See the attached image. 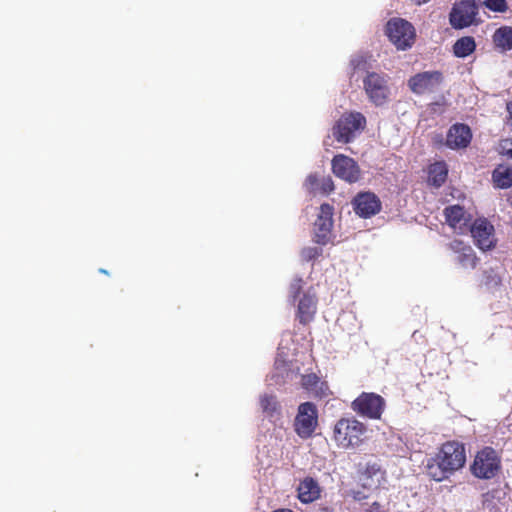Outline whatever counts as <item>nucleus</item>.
Wrapping results in <instances>:
<instances>
[{"instance_id":"1","label":"nucleus","mask_w":512,"mask_h":512,"mask_svg":"<svg viewBox=\"0 0 512 512\" xmlns=\"http://www.w3.org/2000/svg\"><path fill=\"white\" fill-rule=\"evenodd\" d=\"M465 462L464 445L457 441H449L441 446L434 457L426 460L425 472L431 479L440 482L461 469Z\"/></svg>"},{"instance_id":"2","label":"nucleus","mask_w":512,"mask_h":512,"mask_svg":"<svg viewBox=\"0 0 512 512\" xmlns=\"http://www.w3.org/2000/svg\"><path fill=\"white\" fill-rule=\"evenodd\" d=\"M366 427L354 418H342L333 428V440L341 449L357 448L362 442Z\"/></svg>"},{"instance_id":"3","label":"nucleus","mask_w":512,"mask_h":512,"mask_svg":"<svg viewBox=\"0 0 512 512\" xmlns=\"http://www.w3.org/2000/svg\"><path fill=\"white\" fill-rule=\"evenodd\" d=\"M366 125L365 117L359 112L343 114L333 128L337 141L348 143L360 133Z\"/></svg>"},{"instance_id":"4","label":"nucleus","mask_w":512,"mask_h":512,"mask_svg":"<svg viewBox=\"0 0 512 512\" xmlns=\"http://www.w3.org/2000/svg\"><path fill=\"white\" fill-rule=\"evenodd\" d=\"M386 34L399 50L412 46L415 39V29L411 23L401 18H393L386 25Z\"/></svg>"},{"instance_id":"5","label":"nucleus","mask_w":512,"mask_h":512,"mask_svg":"<svg viewBox=\"0 0 512 512\" xmlns=\"http://www.w3.org/2000/svg\"><path fill=\"white\" fill-rule=\"evenodd\" d=\"M499 467L500 459L496 451L492 448H484L475 456L471 470L478 478L490 479L496 475Z\"/></svg>"},{"instance_id":"6","label":"nucleus","mask_w":512,"mask_h":512,"mask_svg":"<svg viewBox=\"0 0 512 512\" xmlns=\"http://www.w3.org/2000/svg\"><path fill=\"white\" fill-rule=\"evenodd\" d=\"M318 423L317 409L310 402L302 403L295 418V431L301 438H309L314 433Z\"/></svg>"},{"instance_id":"7","label":"nucleus","mask_w":512,"mask_h":512,"mask_svg":"<svg viewBox=\"0 0 512 512\" xmlns=\"http://www.w3.org/2000/svg\"><path fill=\"white\" fill-rule=\"evenodd\" d=\"M352 408L362 416L378 419L383 412L384 400L374 393H362L353 401Z\"/></svg>"},{"instance_id":"8","label":"nucleus","mask_w":512,"mask_h":512,"mask_svg":"<svg viewBox=\"0 0 512 512\" xmlns=\"http://www.w3.org/2000/svg\"><path fill=\"white\" fill-rule=\"evenodd\" d=\"M364 89L370 101L377 106L386 103L390 94L386 79L377 73L367 75Z\"/></svg>"},{"instance_id":"9","label":"nucleus","mask_w":512,"mask_h":512,"mask_svg":"<svg viewBox=\"0 0 512 512\" xmlns=\"http://www.w3.org/2000/svg\"><path fill=\"white\" fill-rule=\"evenodd\" d=\"M477 14V6L474 0H462L456 3L450 13V23L456 29L470 26Z\"/></svg>"},{"instance_id":"10","label":"nucleus","mask_w":512,"mask_h":512,"mask_svg":"<svg viewBox=\"0 0 512 512\" xmlns=\"http://www.w3.org/2000/svg\"><path fill=\"white\" fill-rule=\"evenodd\" d=\"M470 231L476 246L480 250L486 251L495 247L497 240L494 227L486 219L476 220L472 224Z\"/></svg>"},{"instance_id":"11","label":"nucleus","mask_w":512,"mask_h":512,"mask_svg":"<svg viewBox=\"0 0 512 512\" xmlns=\"http://www.w3.org/2000/svg\"><path fill=\"white\" fill-rule=\"evenodd\" d=\"M332 170L337 177L349 183L356 182L360 176L357 163L352 158L343 154H338L333 158Z\"/></svg>"},{"instance_id":"12","label":"nucleus","mask_w":512,"mask_h":512,"mask_svg":"<svg viewBox=\"0 0 512 512\" xmlns=\"http://www.w3.org/2000/svg\"><path fill=\"white\" fill-rule=\"evenodd\" d=\"M332 215V207L328 204H322L317 220L315 221V237L320 244H326L329 241L333 226Z\"/></svg>"},{"instance_id":"13","label":"nucleus","mask_w":512,"mask_h":512,"mask_svg":"<svg viewBox=\"0 0 512 512\" xmlns=\"http://www.w3.org/2000/svg\"><path fill=\"white\" fill-rule=\"evenodd\" d=\"M441 82L439 72H422L411 77L408 85L416 94H424L433 91Z\"/></svg>"},{"instance_id":"14","label":"nucleus","mask_w":512,"mask_h":512,"mask_svg":"<svg viewBox=\"0 0 512 512\" xmlns=\"http://www.w3.org/2000/svg\"><path fill=\"white\" fill-rule=\"evenodd\" d=\"M450 250L456 255V261L465 269H473L477 264V257L472 247L459 239L449 244Z\"/></svg>"},{"instance_id":"15","label":"nucleus","mask_w":512,"mask_h":512,"mask_svg":"<svg viewBox=\"0 0 512 512\" xmlns=\"http://www.w3.org/2000/svg\"><path fill=\"white\" fill-rule=\"evenodd\" d=\"M354 209L359 216L368 218L380 211L381 203L375 194L362 193L355 198Z\"/></svg>"},{"instance_id":"16","label":"nucleus","mask_w":512,"mask_h":512,"mask_svg":"<svg viewBox=\"0 0 512 512\" xmlns=\"http://www.w3.org/2000/svg\"><path fill=\"white\" fill-rule=\"evenodd\" d=\"M471 138V130L467 125L454 124L447 133L446 145L451 149L465 148Z\"/></svg>"},{"instance_id":"17","label":"nucleus","mask_w":512,"mask_h":512,"mask_svg":"<svg viewBox=\"0 0 512 512\" xmlns=\"http://www.w3.org/2000/svg\"><path fill=\"white\" fill-rule=\"evenodd\" d=\"M362 486L367 489H377L385 482V472L377 463H368L360 476Z\"/></svg>"},{"instance_id":"18","label":"nucleus","mask_w":512,"mask_h":512,"mask_svg":"<svg viewBox=\"0 0 512 512\" xmlns=\"http://www.w3.org/2000/svg\"><path fill=\"white\" fill-rule=\"evenodd\" d=\"M446 221L454 231L463 233L468 226L470 216L459 205L449 206L444 211Z\"/></svg>"},{"instance_id":"19","label":"nucleus","mask_w":512,"mask_h":512,"mask_svg":"<svg viewBox=\"0 0 512 512\" xmlns=\"http://www.w3.org/2000/svg\"><path fill=\"white\" fill-rule=\"evenodd\" d=\"M307 191L311 193H329L333 190V181L329 176L310 174L304 183Z\"/></svg>"},{"instance_id":"20","label":"nucleus","mask_w":512,"mask_h":512,"mask_svg":"<svg viewBox=\"0 0 512 512\" xmlns=\"http://www.w3.org/2000/svg\"><path fill=\"white\" fill-rule=\"evenodd\" d=\"M320 488L312 478H305L298 486V498L303 503H310L318 499Z\"/></svg>"},{"instance_id":"21","label":"nucleus","mask_w":512,"mask_h":512,"mask_svg":"<svg viewBox=\"0 0 512 512\" xmlns=\"http://www.w3.org/2000/svg\"><path fill=\"white\" fill-rule=\"evenodd\" d=\"M315 312H316L315 296L310 293L304 294L298 303V314L297 315H298L300 322H302V323L310 322L313 319Z\"/></svg>"},{"instance_id":"22","label":"nucleus","mask_w":512,"mask_h":512,"mask_svg":"<svg viewBox=\"0 0 512 512\" xmlns=\"http://www.w3.org/2000/svg\"><path fill=\"white\" fill-rule=\"evenodd\" d=\"M493 182L496 187L506 189L512 186V165L500 164L493 171Z\"/></svg>"},{"instance_id":"23","label":"nucleus","mask_w":512,"mask_h":512,"mask_svg":"<svg viewBox=\"0 0 512 512\" xmlns=\"http://www.w3.org/2000/svg\"><path fill=\"white\" fill-rule=\"evenodd\" d=\"M302 385L306 390H308L315 396L323 397L327 395V384L321 381L315 374L304 375L302 377Z\"/></svg>"},{"instance_id":"24","label":"nucleus","mask_w":512,"mask_h":512,"mask_svg":"<svg viewBox=\"0 0 512 512\" xmlns=\"http://www.w3.org/2000/svg\"><path fill=\"white\" fill-rule=\"evenodd\" d=\"M260 406L263 413L270 419H277L280 416L281 407L274 395H262L260 397Z\"/></svg>"},{"instance_id":"25","label":"nucleus","mask_w":512,"mask_h":512,"mask_svg":"<svg viewBox=\"0 0 512 512\" xmlns=\"http://www.w3.org/2000/svg\"><path fill=\"white\" fill-rule=\"evenodd\" d=\"M448 169L443 162H436L429 168V182L430 184L439 187L447 178Z\"/></svg>"},{"instance_id":"26","label":"nucleus","mask_w":512,"mask_h":512,"mask_svg":"<svg viewBox=\"0 0 512 512\" xmlns=\"http://www.w3.org/2000/svg\"><path fill=\"white\" fill-rule=\"evenodd\" d=\"M495 45L503 50L512 49V28L501 27L493 35Z\"/></svg>"},{"instance_id":"27","label":"nucleus","mask_w":512,"mask_h":512,"mask_svg":"<svg viewBox=\"0 0 512 512\" xmlns=\"http://www.w3.org/2000/svg\"><path fill=\"white\" fill-rule=\"evenodd\" d=\"M475 41L472 37L466 36L458 39L454 46L453 52L455 56L464 58L470 55L475 50Z\"/></svg>"},{"instance_id":"28","label":"nucleus","mask_w":512,"mask_h":512,"mask_svg":"<svg viewBox=\"0 0 512 512\" xmlns=\"http://www.w3.org/2000/svg\"><path fill=\"white\" fill-rule=\"evenodd\" d=\"M480 509L482 512H500V501L493 493H486Z\"/></svg>"},{"instance_id":"29","label":"nucleus","mask_w":512,"mask_h":512,"mask_svg":"<svg viewBox=\"0 0 512 512\" xmlns=\"http://www.w3.org/2000/svg\"><path fill=\"white\" fill-rule=\"evenodd\" d=\"M322 248L318 246H308L301 250V259L303 261H313L318 259L322 255Z\"/></svg>"},{"instance_id":"30","label":"nucleus","mask_w":512,"mask_h":512,"mask_svg":"<svg viewBox=\"0 0 512 512\" xmlns=\"http://www.w3.org/2000/svg\"><path fill=\"white\" fill-rule=\"evenodd\" d=\"M484 5L494 12H505L507 10L506 0H485Z\"/></svg>"},{"instance_id":"31","label":"nucleus","mask_w":512,"mask_h":512,"mask_svg":"<svg viewBox=\"0 0 512 512\" xmlns=\"http://www.w3.org/2000/svg\"><path fill=\"white\" fill-rule=\"evenodd\" d=\"M499 152L503 156L512 159V137L503 139L499 144Z\"/></svg>"},{"instance_id":"32","label":"nucleus","mask_w":512,"mask_h":512,"mask_svg":"<svg viewBox=\"0 0 512 512\" xmlns=\"http://www.w3.org/2000/svg\"><path fill=\"white\" fill-rule=\"evenodd\" d=\"M363 56H356L351 60V64L354 66L355 69H360L361 64L364 62Z\"/></svg>"},{"instance_id":"33","label":"nucleus","mask_w":512,"mask_h":512,"mask_svg":"<svg viewBox=\"0 0 512 512\" xmlns=\"http://www.w3.org/2000/svg\"><path fill=\"white\" fill-rule=\"evenodd\" d=\"M301 282V279H297L291 284V293L295 294L300 290Z\"/></svg>"},{"instance_id":"34","label":"nucleus","mask_w":512,"mask_h":512,"mask_svg":"<svg viewBox=\"0 0 512 512\" xmlns=\"http://www.w3.org/2000/svg\"><path fill=\"white\" fill-rule=\"evenodd\" d=\"M417 5H421V4H424L426 2H428L429 0H413Z\"/></svg>"},{"instance_id":"35","label":"nucleus","mask_w":512,"mask_h":512,"mask_svg":"<svg viewBox=\"0 0 512 512\" xmlns=\"http://www.w3.org/2000/svg\"><path fill=\"white\" fill-rule=\"evenodd\" d=\"M273 512H293V511L290 510V509H278V510H275Z\"/></svg>"},{"instance_id":"36","label":"nucleus","mask_w":512,"mask_h":512,"mask_svg":"<svg viewBox=\"0 0 512 512\" xmlns=\"http://www.w3.org/2000/svg\"><path fill=\"white\" fill-rule=\"evenodd\" d=\"M276 366H277V369H279V366H280V360L279 359L276 360Z\"/></svg>"},{"instance_id":"37","label":"nucleus","mask_w":512,"mask_h":512,"mask_svg":"<svg viewBox=\"0 0 512 512\" xmlns=\"http://www.w3.org/2000/svg\"><path fill=\"white\" fill-rule=\"evenodd\" d=\"M375 510H376V511L372 510L371 512H380V511H379V506H378V505H376Z\"/></svg>"},{"instance_id":"38","label":"nucleus","mask_w":512,"mask_h":512,"mask_svg":"<svg viewBox=\"0 0 512 512\" xmlns=\"http://www.w3.org/2000/svg\"><path fill=\"white\" fill-rule=\"evenodd\" d=\"M100 272L103 274H107L108 272L105 269H100Z\"/></svg>"}]
</instances>
